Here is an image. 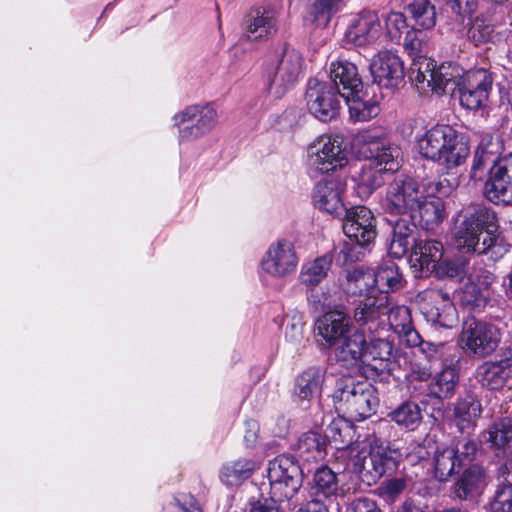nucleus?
Wrapping results in <instances>:
<instances>
[{
	"instance_id": "f257e3e1",
	"label": "nucleus",
	"mask_w": 512,
	"mask_h": 512,
	"mask_svg": "<svg viewBox=\"0 0 512 512\" xmlns=\"http://www.w3.org/2000/svg\"><path fill=\"white\" fill-rule=\"evenodd\" d=\"M498 219L494 210L483 204L463 208L455 219L452 239L462 253L487 255L496 260L509 251V245L496 234Z\"/></svg>"
},
{
	"instance_id": "f03ea898",
	"label": "nucleus",
	"mask_w": 512,
	"mask_h": 512,
	"mask_svg": "<svg viewBox=\"0 0 512 512\" xmlns=\"http://www.w3.org/2000/svg\"><path fill=\"white\" fill-rule=\"evenodd\" d=\"M342 217L343 232L355 243H345L341 254L346 262L359 261L364 255L363 247L369 245L376 237L374 216L367 207L356 206L347 209Z\"/></svg>"
},
{
	"instance_id": "7ed1b4c3",
	"label": "nucleus",
	"mask_w": 512,
	"mask_h": 512,
	"mask_svg": "<svg viewBox=\"0 0 512 512\" xmlns=\"http://www.w3.org/2000/svg\"><path fill=\"white\" fill-rule=\"evenodd\" d=\"M333 399L338 404L337 409L355 421L371 416L379 402L376 390L371 384L344 380L337 382Z\"/></svg>"
},
{
	"instance_id": "20e7f679",
	"label": "nucleus",
	"mask_w": 512,
	"mask_h": 512,
	"mask_svg": "<svg viewBox=\"0 0 512 512\" xmlns=\"http://www.w3.org/2000/svg\"><path fill=\"white\" fill-rule=\"evenodd\" d=\"M461 69L452 63H443L436 67L428 58H420L410 65L408 76L419 89L425 91L430 88L432 92L442 94L447 88L453 91L462 80Z\"/></svg>"
},
{
	"instance_id": "39448f33",
	"label": "nucleus",
	"mask_w": 512,
	"mask_h": 512,
	"mask_svg": "<svg viewBox=\"0 0 512 512\" xmlns=\"http://www.w3.org/2000/svg\"><path fill=\"white\" fill-rule=\"evenodd\" d=\"M305 62L299 51L285 46L277 57L275 66L265 72L266 89L276 97L292 89L304 73Z\"/></svg>"
},
{
	"instance_id": "423d86ee",
	"label": "nucleus",
	"mask_w": 512,
	"mask_h": 512,
	"mask_svg": "<svg viewBox=\"0 0 512 512\" xmlns=\"http://www.w3.org/2000/svg\"><path fill=\"white\" fill-rule=\"evenodd\" d=\"M459 342L466 354L485 358L496 351L501 332L494 324L468 317L462 324Z\"/></svg>"
},
{
	"instance_id": "0eeeda50",
	"label": "nucleus",
	"mask_w": 512,
	"mask_h": 512,
	"mask_svg": "<svg viewBox=\"0 0 512 512\" xmlns=\"http://www.w3.org/2000/svg\"><path fill=\"white\" fill-rule=\"evenodd\" d=\"M309 162L312 168L328 173L346 166L348 163L344 139L340 135H322L308 148Z\"/></svg>"
},
{
	"instance_id": "6e6552de",
	"label": "nucleus",
	"mask_w": 512,
	"mask_h": 512,
	"mask_svg": "<svg viewBox=\"0 0 512 512\" xmlns=\"http://www.w3.org/2000/svg\"><path fill=\"white\" fill-rule=\"evenodd\" d=\"M340 98L336 88L327 82L310 79L305 93L306 107L311 115L322 122H328L338 116Z\"/></svg>"
},
{
	"instance_id": "1a4fd4ad",
	"label": "nucleus",
	"mask_w": 512,
	"mask_h": 512,
	"mask_svg": "<svg viewBox=\"0 0 512 512\" xmlns=\"http://www.w3.org/2000/svg\"><path fill=\"white\" fill-rule=\"evenodd\" d=\"M417 298L428 321L447 328L454 325L457 320L456 309L448 292L431 287L421 291Z\"/></svg>"
},
{
	"instance_id": "9d476101",
	"label": "nucleus",
	"mask_w": 512,
	"mask_h": 512,
	"mask_svg": "<svg viewBox=\"0 0 512 512\" xmlns=\"http://www.w3.org/2000/svg\"><path fill=\"white\" fill-rule=\"evenodd\" d=\"M217 119V112L212 106H190L174 116L182 141L197 139L208 133L216 125Z\"/></svg>"
},
{
	"instance_id": "9b49d317",
	"label": "nucleus",
	"mask_w": 512,
	"mask_h": 512,
	"mask_svg": "<svg viewBox=\"0 0 512 512\" xmlns=\"http://www.w3.org/2000/svg\"><path fill=\"white\" fill-rule=\"evenodd\" d=\"M483 195L495 205H512V153L490 168L483 186Z\"/></svg>"
},
{
	"instance_id": "f8f14e48",
	"label": "nucleus",
	"mask_w": 512,
	"mask_h": 512,
	"mask_svg": "<svg viewBox=\"0 0 512 512\" xmlns=\"http://www.w3.org/2000/svg\"><path fill=\"white\" fill-rule=\"evenodd\" d=\"M492 88V77L484 69L470 70L462 75L457 87L460 104L468 110L486 106Z\"/></svg>"
},
{
	"instance_id": "ddd939ff",
	"label": "nucleus",
	"mask_w": 512,
	"mask_h": 512,
	"mask_svg": "<svg viewBox=\"0 0 512 512\" xmlns=\"http://www.w3.org/2000/svg\"><path fill=\"white\" fill-rule=\"evenodd\" d=\"M423 193L414 179L396 178L387 188L385 209L391 214L412 213L420 205Z\"/></svg>"
},
{
	"instance_id": "4468645a",
	"label": "nucleus",
	"mask_w": 512,
	"mask_h": 512,
	"mask_svg": "<svg viewBox=\"0 0 512 512\" xmlns=\"http://www.w3.org/2000/svg\"><path fill=\"white\" fill-rule=\"evenodd\" d=\"M298 257L292 243L281 240L270 245L261 260V271L273 278L282 279L293 274Z\"/></svg>"
},
{
	"instance_id": "2eb2a0df",
	"label": "nucleus",
	"mask_w": 512,
	"mask_h": 512,
	"mask_svg": "<svg viewBox=\"0 0 512 512\" xmlns=\"http://www.w3.org/2000/svg\"><path fill=\"white\" fill-rule=\"evenodd\" d=\"M389 312V296L378 293L364 297L355 306L352 318L357 326L370 333L377 332L385 325V318Z\"/></svg>"
},
{
	"instance_id": "dca6fc26",
	"label": "nucleus",
	"mask_w": 512,
	"mask_h": 512,
	"mask_svg": "<svg viewBox=\"0 0 512 512\" xmlns=\"http://www.w3.org/2000/svg\"><path fill=\"white\" fill-rule=\"evenodd\" d=\"M352 328L351 316L342 310H331L315 322L316 337L323 348H334Z\"/></svg>"
},
{
	"instance_id": "f3484780",
	"label": "nucleus",
	"mask_w": 512,
	"mask_h": 512,
	"mask_svg": "<svg viewBox=\"0 0 512 512\" xmlns=\"http://www.w3.org/2000/svg\"><path fill=\"white\" fill-rule=\"evenodd\" d=\"M370 71L374 82L383 88H397L404 82L403 62L389 51H381L373 57Z\"/></svg>"
},
{
	"instance_id": "a211bd4d",
	"label": "nucleus",
	"mask_w": 512,
	"mask_h": 512,
	"mask_svg": "<svg viewBox=\"0 0 512 512\" xmlns=\"http://www.w3.org/2000/svg\"><path fill=\"white\" fill-rule=\"evenodd\" d=\"M346 184L339 179H329L316 184L313 191L314 205L321 211L342 217L348 209L344 204L343 194Z\"/></svg>"
},
{
	"instance_id": "6ab92c4d",
	"label": "nucleus",
	"mask_w": 512,
	"mask_h": 512,
	"mask_svg": "<svg viewBox=\"0 0 512 512\" xmlns=\"http://www.w3.org/2000/svg\"><path fill=\"white\" fill-rule=\"evenodd\" d=\"M381 33L382 26L378 15L373 11H362L351 20L344 40L355 46H368L374 44Z\"/></svg>"
},
{
	"instance_id": "aec40b11",
	"label": "nucleus",
	"mask_w": 512,
	"mask_h": 512,
	"mask_svg": "<svg viewBox=\"0 0 512 512\" xmlns=\"http://www.w3.org/2000/svg\"><path fill=\"white\" fill-rule=\"evenodd\" d=\"M393 346L384 339L366 341L362 369L369 376H378L389 370Z\"/></svg>"
},
{
	"instance_id": "412c9836",
	"label": "nucleus",
	"mask_w": 512,
	"mask_h": 512,
	"mask_svg": "<svg viewBox=\"0 0 512 512\" xmlns=\"http://www.w3.org/2000/svg\"><path fill=\"white\" fill-rule=\"evenodd\" d=\"M330 78L340 96L362 92L363 82L356 65L346 60H338L330 65Z\"/></svg>"
},
{
	"instance_id": "4be33fe9",
	"label": "nucleus",
	"mask_w": 512,
	"mask_h": 512,
	"mask_svg": "<svg viewBox=\"0 0 512 512\" xmlns=\"http://www.w3.org/2000/svg\"><path fill=\"white\" fill-rule=\"evenodd\" d=\"M441 188V182L427 184L426 194L423 193L421 203L416 208L419 211L421 221L430 229L441 224L446 216L443 200L435 196V193L440 192Z\"/></svg>"
},
{
	"instance_id": "5701e85b",
	"label": "nucleus",
	"mask_w": 512,
	"mask_h": 512,
	"mask_svg": "<svg viewBox=\"0 0 512 512\" xmlns=\"http://www.w3.org/2000/svg\"><path fill=\"white\" fill-rule=\"evenodd\" d=\"M483 467L477 464L466 468L453 485V493L459 500H471L480 495L487 486Z\"/></svg>"
},
{
	"instance_id": "b1692460",
	"label": "nucleus",
	"mask_w": 512,
	"mask_h": 512,
	"mask_svg": "<svg viewBox=\"0 0 512 512\" xmlns=\"http://www.w3.org/2000/svg\"><path fill=\"white\" fill-rule=\"evenodd\" d=\"M386 317L391 329L407 346L414 347L421 343V336L414 328L411 311L407 306H391L389 304V312Z\"/></svg>"
},
{
	"instance_id": "393cba45",
	"label": "nucleus",
	"mask_w": 512,
	"mask_h": 512,
	"mask_svg": "<svg viewBox=\"0 0 512 512\" xmlns=\"http://www.w3.org/2000/svg\"><path fill=\"white\" fill-rule=\"evenodd\" d=\"M496 456L512 454V420L505 418L492 423L482 434Z\"/></svg>"
},
{
	"instance_id": "a878e982",
	"label": "nucleus",
	"mask_w": 512,
	"mask_h": 512,
	"mask_svg": "<svg viewBox=\"0 0 512 512\" xmlns=\"http://www.w3.org/2000/svg\"><path fill=\"white\" fill-rule=\"evenodd\" d=\"M244 27L249 40L266 39L276 32L275 15L267 9H252L245 17Z\"/></svg>"
},
{
	"instance_id": "bb28decb",
	"label": "nucleus",
	"mask_w": 512,
	"mask_h": 512,
	"mask_svg": "<svg viewBox=\"0 0 512 512\" xmlns=\"http://www.w3.org/2000/svg\"><path fill=\"white\" fill-rule=\"evenodd\" d=\"M326 370L320 366H311L299 374L295 380L294 395L300 401H310L319 397L325 382Z\"/></svg>"
},
{
	"instance_id": "cd10ccee",
	"label": "nucleus",
	"mask_w": 512,
	"mask_h": 512,
	"mask_svg": "<svg viewBox=\"0 0 512 512\" xmlns=\"http://www.w3.org/2000/svg\"><path fill=\"white\" fill-rule=\"evenodd\" d=\"M469 152L467 144L459 138L457 132L451 128L450 133H447V137H444L441 141L440 155L432 160L450 169L463 164Z\"/></svg>"
},
{
	"instance_id": "c85d7f7f",
	"label": "nucleus",
	"mask_w": 512,
	"mask_h": 512,
	"mask_svg": "<svg viewBox=\"0 0 512 512\" xmlns=\"http://www.w3.org/2000/svg\"><path fill=\"white\" fill-rule=\"evenodd\" d=\"M417 226L409 219H399L392 229V237L388 252L394 258H402L413 247L416 241Z\"/></svg>"
},
{
	"instance_id": "c756f323",
	"label": "nucleus",
	"mask_w": 512,
	"mask_h": 512,
	"mask_svg": "<svg viewBox=\"0 0 512 512\" xmlns=\"http://www.w3.org/2000/svg\"><path fill=\"white\" fill-rule=\"evenodd\" d=\"M366 339L363 332L351 331L334 347L335 357L338 362L346 366L360 364L364 358Z\"/></svg>"
},
{
	"instance_id": "7c9ffc66",
	"label": "nucleus",
	"mask_w": 512,
	"mask_h": 512,
	"mask_svg": "<svg viewBox=\"0 0 512 512\" xmlns=\"http://www.w3.org/2000/svg\"><path fill=\"white\" fill-rule=\"evenodd\" d=\"M512 369L504 359L499 361H486L478 366L476 378L482 387L496 390L504 386L510 378Z\"/></svg>"
},
{
	"instance_id": "2f4dec72",
	"label": "nucleus",
	"mask_w": 512,
	"mask_h": 512,
	"mask_svg": "<svg viewBox=\"0 0 512 512\" xmlns=\"http://www.w3.org/2000/svg\"><path fill=\"white\" fill-rule=\"evenodd\" d=\"M342 288L348 296L377 295L374 285V271L357 268L347 271Z\"/></svg>"
},
{
	"instance_id": "473e14b6",
	"label": "nucleus",
	"mask_w": 512,
	"mask_h": 512,
	"mask_svg": "<svg viewBox=\"0 0 512 512\" xmlns=\"http://www.w3.org/2000/svg\"><path fill=\"white\" fill-rule=\"evenodd\" d=\"M442 257V245L437 241L419 240L415 243L410 261L414 267L431 271Z\"/></svg>"
},
{
	"instance_id": "72a5a7b5",
	"label": "nucleus",
	"mask_w": 512,
	"mask_h": 512,
	"mask_svg": "<svg viewBox=\"0 0 512 512\" xmlns=\"http://www.w3.org/2000/svg\"><path fill=\"white\" fill-rule=\"evenodd\" d=\"M374 285L376 293H383L387 296L404 286V279L399 271V267L393 261L382 263L374 271Z\"/></svg>"
},
{
	"instance_id": "f704fd0d",
	"label": "nucleus",
	"mask_w": 512,
	"mask_h": 512,
	"mask_svg": "<svg viewBox=\"0 0 512 512\" xmlns=\"http://www.w3.org/2000/svg\"><path fill=\"white\" fill-rule=\"evenodd\" d=\"M345 492L339 488L337 476L328 467L319 468L313 477L312 496L314 499H331L333 497H343Z\"/></svg>"
},
{
	"instance_id": "c9c22d12",
	"label": "nucleus",
	"mask_w": 512,
	"mask_h": 512,
	"mask_svg": "<svg viewBox=\"0 0 512 512\" xmlns=\"http://www.w3.org/2000/svg\"><path fill=\"white\" fill-rule=\"evenodd\" d=\"M268 479L303 482V473L294 457L279 455L269 463Z\"/></svg>"
},
{
	"instance_id": "e433bc0d",
	"label": "nucleus",
	"mask_w": 512,
	"mask_h": 512,
	"mask_svg": "<svg viewBox=\"0 0 512 512\" xmlns=\"http://www.w3.org/2000/svg\"><path fill=\"white\" fill-rule=\"evenodd\" d=\"M454 446H439L434 452L433 467L434 476L440 482H445L455 473L456 468L461 467Z\"/></svg>"
},
{
	"instance_id": "4c0bfd02",
	"label": "nucleus",
	"mask_w": 512,
	"mask_h": 512,
	"mask_svg": "<svg viewBox=\"0 0 512 512\" xmlns=\"http://www.w3.org/2000/svg\"><path fill=\"white\" fill-rule=\"evenodd\" d=\"M332 256L326 254L302 265L299 282L307 288H315L328 275L332 266Z\"/></svg>"
},
{
	"instance_id": "58836bf2",
	"label": "nucleus",
	"mask_w": 512,
	"mask_h": 512,
	"mask_svg": "<svg viewBox=\"0 0 512 512\" xmlns=\"http://www.w3.org/2000/svg\"><path fill=\"white\" fill-rule=\"evenodd\" d=\"M341 450L342 456L348 454L351 456L347 468L351 469L353 473L358 475L362 482L372 485L375 484V478L373 475V464L371 458V452L366 453L364 451H356L354 446H347L345 448L337 447Z\"/></svg>"
},
{
	"instance_id": "ea45409f",
	"label": "nucleus",
	"mask_w": 512,
	"mask_h": 512,
	"mask_svg": "<svg viewBox=\"0 0 512 512\" xmlns=\"http://www.w3.org/2000/svg\"><path fill=\"white\" fill-rule=\"evenodd\" d=\"M299 456L307 462H317L326 455V438L319 432L308 431L297 442Z\"/></svg>"
},
{
	"instance_id": "a19ab883",
	"label": "nucleus",
	"mask_w": 512,
	"mask_h": 512,
	"mask_svg": "<svg viewBox=\"0 0 512 512\" xmlns=\"http://www.w3.org/2000/svg\"><path fill=\"white\" fill-rule=\"evenodd\" d=\"M482 412L481 403L472 396L458 400L453 409L456 426L460 431L473 427Z\"/></svg>"
},
{
	"instance_id": "79ce46f5",
	"label": "nucleus",
	"mask_w": 512,
	"mask_h": 512,
	"mask_svg": "<svg viewBox=\"0 0 512 512\" xmlns=\"http://www.w3.org/2000/svg\"><path fill=\"white\" fill-rule=\"evenodd\" d=\"M255 467V462L247 458L226 462L221 467L220 479L227 486H237L252 475Z\"/></svg>"
},
{
	"instance_id": "37998d69",
	"label": "nucleus",
	"mask_w": 512,
	"mask_h": 512,
	"mask_svg": "<svg viewBox=\"0 0 512 512\" xmlns=\"http://www.w3.org/2000/svg\"><path fill=\"white\" fill-rule=\"evenodd\" d=\"M416 27L431 30L436 25V10L430 0H402Z\"/></svg>"
},
{
	"instance_id": "c03bdc74",
	"label": "nucleus",
	"mask_w": 512,
	"mask_h": 512,
	"mask_svg": "<svg viewBox=\"0 0 512 512\" xmlns=\"http://www.w3.org/2000/svg\"><path fill=\"white\" fill-rule=\"evenodd\" d=\"M385 172L372 163L364 165L355 177L357 193L361 198L369 197L377 188L385 183Z\"/></svg>"
},
{
	"instance_id": "a18cd8bd",
	"label": "nucleus",
	"mask_w": 512,
	"mask_h": 512,
	"mask_svg": "<svg viewBox=\"0 0 512 512\" xmlns=\"http://www.w3.org/2000/svg\"><path fill=\"white\" fill-rule=\"evenodd\" d=\"M373 475L375 483L385 474L392 473L398 468L400 454L389 447L371 449Z\"/></svg>"
},
{
	"instance_id": "49530a36",
	"label": "nucleus",
	"mask_w": 512,
	"mask_h": 512,
	"mask_svg": "<svg viewBox=\"0 0 512 512\" xmlns=\"http://www.w3.org/2000/svg\"><path fill=\"white\" fill-rule=\"evenodd\" d=\"M342 98L345 99L350 116L354 121H368L380 112L379 105L375 101L366 99L363 91L353 92L352 95H345Z\"/></svg>"
},
{
	"instance_id": "de8ad7c7",
	"label": "nucleus",
	"mask_w": 512,
	"mask_h": 512,
	"mask_svg": "<svg viewBox=\"0 0 512 512\" xmlns=\"http://www.w3.org/2000/svg\"><path fill=\"white\" fill-rule=\"evenodd\" d=\"M492 143H480L475 151L470 177L478 181L482 180L484 175L488 172L490 175V168L498 163L497 153L491 150Z\"/></svg>"
},
{
	"instance_id": "09e8293b",
	"label": "nucleus",
	"mask_w": 512,
	"mask_h": 512,
	"mask_svg": "<svg viewBox=\"0 0 512 512\" xmlns=\"http://www.w3.org/2000/svg\"><path fill=\"white\" fill-rule=\"evenodd\" d=\"M451 128L448 125H436L429 129L418 142L421 155L431 160L439 156L441 141L447 137Z\"/></svg>"
},
{
	"instance_id": "8fccbe9b",
	"label": "nucleus",
	"mask_w": 512,
	"mask_h": 512,
	"mask_svg": "<svg viewBox=\"0 0 512 512\" xmlns=\"http://www.w3.org/2000/svg\"><path fill=\"white\" fill-rule=\"evenodd\" d=\"M342 5L343 0H315L308 12L309 19L317 27H326Z\"/></svg>"
},
{
	"instance_id": "3c124183",
	"label": "nucleus",
	"mask_w": 512,
	"mask_h": 512,
	"mask_svg": "<svg viewBox=\"0 0 512 512\" xmlns=\"http://www.w3.org/2000/svg\"><path fill=\"white\" fill-rule=\"evenodd\" d=\"M458 383V374L454 368L446 367L438 373L430 384V392L436 398L447 399L452 397Z\"/></svg>"
},
{
	"instance_id": "603ef678",
	"label": "nucleus",
	"mask_w": 512,
	"mask_h": 512,
	"mask_svg": "<svg viewBox=\"0 0 512 512\" xmlns=\"http://www.w3.org/2000/svg\"><path fill=\"white\" fill-rule=\"evenodd\" d=\"M400 150L398 147L392 146L387 141L379 147L377 152H374L367 159L371 160L372 164L378 168H382L385 173L395 172L400 167Z\"/></svg>"
},
{
	"instance_id": "864d4df0",
	"label": "nucleus",
	"mask_w": 512,
	"mask_h": 512,
	"mask_svg": "<svg viewBox=\"0 0 512 512\" xmlns=\"http://www.w3.org/2000/svg\"><path fill=\"white\" fill-rule=\"evenodd\" d=\"M389 416L392 421L399 426H403L411 430L417 428L422 420L420 407L418 404L410 401L401 404L398 408L392 411Z\"/></svg>"
},
{
	"instance_id": "5fc2aeb1",
	"label": "nucleus",
	"mask_w": 512,
	"mask_h": 512,
	"mask_svg": "<svg viewBox=\"0 0 512 512\" xmlns=\"http://www.w3.org/2000/svg\"><path fill=\"white\" fill-rule=\"evenodd\" d=\"M426 31L420 27H414L406 33L404 48L412 57V62L420 58H426L424 53L427 51L429 41Z\"/></svg>"
},
{
	"instance_id": "6e6d98bb",
	"label": "nucleus",
	"mask_w": 512,
	"mask_h": 512,
	"mask_svg": "<svg viewBox=\"0 0 512 512\" xmlns=\"http://www.w3.org/2000/svg\"><path fill=\"white\" fill-rule=\"evenodd\" d=\"M356 145L358 152L364 158H368L374 152H377L379 147L385 144V133L378 130H365L356 136Z\"/></svg>"
},
{
	"instance_id": "4d7b16f0",
	"label": "nucleus",
	"mask_w": 512,
	"mask_h": 512,
	"mask_svg": "<svg viewBox=\"0 0 512 512\" xmlns=\"http://www.w3.org/2000/svg\"><path fill=\"white\" fill-rule=\"evenodd\" d=\"M270 483V497L271 500L276 502L291 501L302 486V482L296 481H269Z\"/></svg>"
},
{
	"instance_id": "13d9d810",
	"label": "nucleus",
	"mask_w": 512,
	"mask_h": 512,
	"mask_svg": "<svg viewBox=\"0 0 512 512\" xmlns=\"http://www.w3.org/2000/svg\"><path fill=\"white\" fill-rule=\"evenodd\" d=\"M489 294L485 293L475 282H468L460 293L461 305L467 309L484 306Z\"/></svg>"
},
{
	"instance_id": "bf43d9fd",
	"label": "nucleus",
	"mask_w": 512,
	"mask_h": 512,
	"mask_svg": "<svg viewBox=\"0 0 512 512\" xmlns=\"http://www.w3.org/2000/svg\"><path fill=\"white\" fill-rule=\"evenodd\" d=\"M407 488V479L405 477H395L384 480L377 488V494L384 501L395 502Z\"/></svg>"
},
{
	"instance_id": "052dcab7",
	"label": "nucleus",
	"mask_w": 512,
	"mask_h": 512,
	"mask_svg": "<svg viewBox=\"0 0 512 512\" xmlns=\"http://www.w3.org/2000/svg\"><path fill=\"white\" fill-rule=\"evenodd\" d=\"M491 512H512V483L505 479L498 485L490 503Z\"/></svg>"
},
{
	"instance_id": "680f3d73",
	"label": "nucleus",
	"mask_w": 512,
	"mask_h": 512,
	"mask_svg": "<svg viewBox=\"0 0 512 512\" xmlns=\"http://www.w3.org/2000/svg\"><path fill=\"white\" fill-rule=\"evenodd\" d=\"M493 25L484 19L476 18L468 29L467 37L475 45L478 46L487 43L493 34Z\"/></svg>"
},
{
	"instance_id": "e2e57ef3",
	"label": "nucleus",
	"mask_w": 512,
	"mask_h": 512,
	"mask_svg": "<svg viewBox=\"0 0 512 512\" xmlns=\"http://www.w3.org/2000/svg\"><path fill=\"white\" fill-rule=\"evenodd\" d=\"M441 272L449 278L462 280L469 272V263L463 258L443 261L440 265Z\"/></svg>"
},
{
	"instance_id": "0e129e2a",
	"label": "nucleus",
	"mask_w": 512,
	"mask_h": 512,
	"mask_svg": "<svg viewBox=\"0 0 512 512\" xmlns=\"http://www.w3.org/2000/svg\"><path fill=\"white\" fill-rule=\"evenodd\" d=\"M304 326L302 316L295 313L291 316L285 329V338L293 345H300L304 340Z\"/></svg>"
},
{
	"instance_id": "69168bd1",
	"label": "nucleus",
	"mask_w": 512,
	"mask_h": 512,
	"mask_svg": "<svg viewBox=\"0 0 512 512\" xmlns=\"http://www.w3.org/2000/svg\"><path fill=\"white\" fill-rule=\"evenodd\" d=\"M387 33L392 40H399L402 32L407 28L406 17L401 12H391L386 20Z\"/></svg>"
},
{
	"instance_id": "338daca9",
	"label": "nucleus",
	"mask_w": 512,
	"mask_h": 512,
	"mask_svg": "<svg viewBox=\"0 0 512 512\" xmlns=\"http://www.w3.org/2000/svg\"><path fill=\"white\" fill-rule=\"evenodd\" d=\"M457 449L459 462L463 465L465 462H471L478 451V443L473 439L463 438L459 440L454 447Z\"/></svg>"
},
{
	"instance_id": "774afa93",
	"label": "nucleus",
	"mask_w": 512,
	"mask_h": 512,
	"mask_svg": "<svg viewBox=\"0 0 512 512\" xmlns=\"http://www.w3.org/2000/svg\"><path fill=\"white\" fill-rule=\"evenodd\" d=\"M345 512H382V510L375 500L360 497L350 502Z\"/></svg>"
}]
</instances>
